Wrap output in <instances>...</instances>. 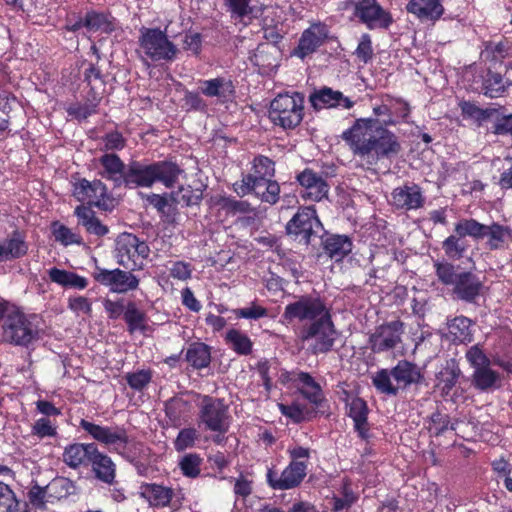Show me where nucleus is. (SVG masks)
<instances>
[{"label": "nucleus", "instance_id": "473e14b6", "mask_svg": "<svg viewBox=\"0 0 512 512\" xmlns=\"http://www.w3.org/2000/svg\"><path fill=\"white\" fill-rule=\"evenodd\" d=\"M296 390L313 406L319 408L326 401L321 385L308 372L299 374Z\"/></svg>", "mask_w": 512, "mask_h": 512}, {"label": "nucleus", "instance_id": "4c0bfd02", "mask_svg": "<svg viewBox=\"0 0 512 512\" xmlns=\"http://www.w3.org/2000/svg\"><path fill=\"white\" fill-rule=\"evenodd\" d=\"M165 415L174 427H179L190 416L191 403L181 397H172L165 402Z\"/></svg>", "mask_w": 512, "mask_h": 512}, {"label": "nucleus", "instance_id": "393cba45", "mask_svg": "<svg viewBox=\"0 0 512 512\" xmlns=\"http://www.w3.org/2000/svg\"><path fill=\"white\" fill-rule=\"evenodd\" d=\"M29 251V243L24 230L15 228L0 242V262L23 258Z\"/></svg>", "mask_w": 512, "mask_h": 512}, {"label": "nucleus", "instance_id": "774afa93", "mask_svg": "<svg viewBox=\"0 0 512 512\" xmlns=\"http://www.w3.org/2000/svg\"><path fill=\"white\" fill-rule=\"evenodd\" d=\"M192 273L193 266L190 262H186L183 260L171 262V267L169 268V275L173 279L179 281H187L191 279Z\"/></svg>", "mask_w": 512, "mask_h": 512}, {"label": "nucleus", "instance_id": "6ab92c4d", "mask_svg": "<svg viewBox=\"0 0 512 512\" xmlns=\"http://www.w3.org/2000/svg\"><path fill=\"white\" fill-rule=\"evenodd\" d=\"M73 196L80 202H87L88 206L108 210L111 198L108 195V188L101 180L89 181L86 178H79L73 182Z\"/></svg>", "mask_w": 512, "mask_h": 512}, {"label": "nucleus", "instance_id": "0e129e2a", "mask_svg": "<svg viewBox=\"0 0 512 512\" xmlns=\"http://www.w3.org/2000/svg\"><path fill=\"white\" fill-rule=\"evenodd\" d=\"M430 431L435 436L444 434L448 429L455 430L454 425L450 423V417L447 414L436 411L430 416Z\"/></svg>", "mask_w": 512, "mask_h": 512}, {"label": "nucleus", "instance_id": "e433bc0d", "mask_svg": "<svg viewBox=\"0 0 512 512\" xmlns=\"http://www.w3.org/2000/svg\"><path fill=\"white\" fill-rule=\"evenodd\" d=\"M146 201L157 210L164 221L168 223L175 221L177 199L174 192L170 194L164 193L162 195L151 193L147 195Z\"/></svg>", "mask_w": 512, "mask_h": 512}, {"label": "nucleus", "instance_id": "39448f33", "mask_svg": "<svg viewBox=\"0 0 512 512\" xmlns=\"http://www.w3.org/2000/svg\"><path fill=\"white\" fill-rule=\"evenodd\" d=\"M274 160L263 154H257L250 161L249 173L232 185V190L239 196L255 195L262 202L276 204L280 199V185L274 180L276 173Z\"/></svg>", "mask_w": 512, "mask_h": 512}, {"label": "nucleus", "instance_id": "a18cd8bd", "mask_svg": "<svg viewBox=\"0 0 512 512\" xmlns=\"http://www.w3.org/2000/svg\"><path fill=\"white\" fill-rule=\"evenodd\" d=\"M84 99V103L76 102L67 107L66 111L69 116L82 121L97 113V108L102 99L86 94L84 95Z\"/></svg>", "mask_w": 512, "mask_h": 512}, {"label": "nucleus", "instance_id": "4468645a", "mask_svg": "<svg viewBox=\"0 0 512 512\" xmlns=\"http://www.w3.org/2000/svg\"><path fill=\"white\" fill-rule=\"evenodd\" d=\"M350 4L354 18L369 30H388L394 22L392 13L377 0H350Z\"/></svg>", "mask_w": 512, "mask_h": 512}, {"label": "nucleus", "instance_id": "864d4df0", "mask_svg": "<svg viewBox=\"0 0 512 512\" xmlns=\"http://www.w3.org/2000/svg\"><path fill=\"white\" fill-rule=\"evenodd\" d=\"M52 234L57 242H60L64 246L72 244H82V237L72 232V230L64 224L55 221L51 225Z\"/></svg>", "mask_w": 512, "mask_h": 512}, {"label": "nucleus", "instance_id": "412c9836", "mask_svg": "<svg viewBox=\"0 0 512 512\" xmlns=\"http://www.w3.org/2000/svg\"><path fill=\"white\" fill-rule=\"evenodd\" d=\"M329 32L327 24L321 21L311 23L302 32L295 49V54L301 59L313 54L326 42Z\"/></svg>", "mask_w": 512, "mask_h": 512}, {"label": "nucleus", "instance_id": "2eb2a0df", "mask_svg": "<svg viewBox=\"0 0 512 512\" xmlns=\"http://www.w3.org/2000/svg\"><path fill=\"white\" fill-rule=\"evenodd\" d=\"M92 277L101 286L107 287L110 292L126 294L138 289L140 279L133 274V271L120 268L106 269L96 266Z\"/></svg>", "mask_w": 512, "mask_h": 512}, {"label": "nucleus", "instance_id": "ddd939ff", "mask_svg": "<svg viewBox=\"0 0 512 512\" xmlns=\"http://www.w3.org/2000/svg\"><path fill=\"white\" fill-rule=\"evenodd\" d=\"M320 230L323 225L314 206L300 207L286 225L287 234L304 245H309Z\"/></svg>", "mask_w": 512, "mask_h": 512}, {"label": "nucleus", "instance_id": "5fc2aeb1", "mask_svg": "<svg viewBox=\"0 0 512 512\" xmlns=\"http://www.w3.org/2000/svg\"><path fill=\"white\" fill-rule=\"evenodd\" d=\"M231 19L242 21L253 12L251 0H222Z\"/></svg>", "mask_w": 512, "mask_h": 512}, {"label": "nucleus", "instance_id": "6e6d98bb", "mask_svg": "<svg viewBox=\"0 0 512 512\" xmlns=\"http://www.w3.org/2000/svg\"><path fill=\"white\" fill-rule=\"evenodd\" d=\"M202 458L197 453L185 454L179 461L182 474L188 478H197L201 473Z\"/></svg>", "mask_w": 512, "mask_h": 512}, {"label": "nucleus", "instance_id": "20e7f679", "mask_svg": "<svg viewBox=\"0 0 512 512\" xmlns=\"http://www.w3.org/2000/svg\"><path fill=\"white\" fill-rule=\"evenodd\" d=\"M454 233L442 241V249L448 260H460L466 254L469 244L466 237L475 242L486 239L485 246L490 251L506 248L512 240V229L499 222L489 225L479 222L475 218H461L454 224Z\"/></svg>", "mask_w": 512, "mask_h": 512}, {"label": "nucleus", "instance_id": "37998d69", "mask_svg": "<svg viewBox=\"0 0 512 512\" xmlns=\"http://www.w3.org/2000/svg\"><path fill=\"white\" fill-rule=\"evenodd\" d=\"M500 381V374L490 366L476 367L471 377L472 386L479 391H488Z\"/></svg>", "mask_w": 512, "mask_h": 512}, {"label": "nucleus", "instance_id": "4be33fe9", "mask_svg": "<svg viewBox=\"0 0 512 512\" xmlns=\"http://www.w3.org/2000/svg\"><path fill=\"white\" fill-rule=\"evenodd\" d=\"M296 180L304 189L303 198L319 202L328 196L330 186L326 179L311 168H305L296 175Z\"/></svg>", "mask_w": 512, "mask_h": 512}, {"label": "nucleus", "instance_id": "338daca9", "mask_svg": "<svg viewBox=\"0 0 512 512\" xmlns=\"http://www.w3.org/2000/svg\"><path fill=\"white\" fill-rule=\"evenodd\" d=\"M201 92L199 91H189L185 90L183 102L189 111H199L206 112L208 109V105L206 101L201 96Z\"/></svg>", "mask_w": 512, "mask_h": 512}, {"label": "nucleus", "instance_id": "dca6fc26", "mask_svg": "<svg viewBox=\"0 0 512 512\" xmlns=\"http://www.w3.org/2000/svg\"><path fill=\"white\" fill-rule=\"evenodd\" d=\"M405 325L400 320L384 322L375 327L368 337V344L373 353H384L394 350L402 343Z\"/></svg>", "mask_w": 512, "mask_h": 512}, {"label": "nucleus", "instance_id": "aec40b11", "mask_svg": "<svg viewBox=\"0 0 512 512\" xmlns=\"http://www.w3.org/2000/svg\"><path fill=\"white\" fill-rule=\"evenodd\" d=\"M425 195L416 183H405L391 192L389 204L396 211L407 213L421 209L425 205Z\"/></svg>", "mask_w": 512, "mask_h": 512}, {"label": "nucleus", "instance_id": "7ed1b4c3", "mask_svg": "<svg viewBox=\"0 0 512 512\" xmlns=\"http://www.w3.org/2000/svg\"><path fill=\"white\" fill-rule=\"evenodd\" d=\"M102 178L112 182L114 188H151L159 182L166 188H173L184 170L171 159L154 162L130 160L123 162L116 153H105L99 158Z\"/></svg>", "mask_w": 512, "mask_h": 512}, {"label": "nucleus", "instance_id": "c9c22d12", "mask_svg": "<svg viewBox=\"0 0 512 512\" xmlns=\"http://www.w3.org/2000/svg\"><path fill=\"white\" fill-rule=\"evenodd\" d=\"M83 92L89 96L102 99L106 88V81L101 69L94 63H88L83 71Z\"/></svg>", "mask_w": 512, "mask_h": 512}, {"label": "nucleus", "instance_id": "58836bf2", "mask_svg": "<svg viewBox=\"0 0 512 512\" xmlns=\"http://www.w3.org/2000/svg\"><path fill=\"white\" fill-rule=\"evenodd\" d=\"M52 485L40 486L37 481L31 482L26 494L27 501H22V504L27 506L28 512L44 511L47 509V503L49 502L48 491Z\"/></svg>", "mask_w": 512, "mask_h": 512}, {"label": "nucleus", "instance_id": "09e8293b", "mask_svg": "<svg viewBox=\"0 0 512 512\" xmlns=\"http://www.w3.org/2000/svg\"><path fill=\"white\" fill-rule=\"evenodd\" d=\"M143 488L144 495H146L151 503L155 506H169L174 496V492L171 488L156 483L145 484Z\"/></svg>", "mask_w": 512, "mask_h": 512}, {"label": "nucleus", "instance_id": "13d9d810", "mask_svg": "<svg viewBox=\"0 0 512 512\" xmlns=\"http://www.w3.org/2000/svg\"><path fill=\"white\" fill-rule=\"evenodd\" d=\"M15 11H21L27 16L41 14L45 8V0H4Z\"/></svg>", "mask_w": 512, "mask_h": 512}, {"label": "nucleus", "instance_id": "4d7b16f0", "mask_svg": "<svg viewBox=\"0 0 512 512\" xmlns=\"http://www.w3.org/2000/svg\"><path fill=\"white\" fill-rule=\"evenodd\" d=\"M199 438V432L194 427L183 428L179 431L173 442L174 449L177 452H183L193 448Z\"/></svg>", "mask_w": 512, "mask_h": 512}, {"label": "nucleus", "instance_id": "a878e982", "mask_svg": "<svg viewBox=\"0 0 512 512\" xmlns=\"http://www.w3.org/2000/svg\"><path fill=\"white\" fill-rule=\"evenodd\" d=\"M199 90L202 95L216 98L220 104L231 102L235 98L236 90L233 81L226 77H216L199 80Z\"/></svg>", "mask_w": 512, "mask_h": 512}, {"label": "nucleus", "instance_id": "423d86ee", "mask_svg": "<svg viewBox=\"0 0 512 512\" xmlns=\"http://www.w3.org/2000/svg\"><path fill=\"white\" fill-rule=\"evenodd\" d=\"M438 281L444 286H452L457 299L466 303H475L484 287L480 278L471 271L457 272L456 266L448 260L433 261Z\"/></svg>", "mask_w": 512, "mask_h": 512}, {"label": "nucleus", "instance_id": "a211bd4d", "mask_svg": "<svg viewBox=\"0 0 512 512\" xmlns=\"http://www.w3.org/2000/svg\"><path fill=\"white\" fill-rule=\"evenodd\" d=\"M79 427L94 441L115 450L125 449L129 443V435L124 426H102L86 419H81Z\"/></svg>", "mask_w": 512, "mask_h": 512}, {"label": "nucleus", "instance_id": "680f3d73", "mask_svg": "<svg viewBox=\"0 0 512 512\" xmlns=\"http://www.w3.org/2000/svg\"><path fill=\"white\" fill-rule=\"evenodd\" d=\"M281 414L289 418L293 423L300 424L306 420V406L299 402H292L291 404H279Z\"/></svg>", "mask_w": 512, "mask_h": 512}, {"label": "nucleus", "instance_id": "1a4fd4ad", "mask_svg": "<svg viewBox=\"0 0 512 512\" xmlns=\"http://www.w3.org/2000/svg\"><path fill=\"white\" fill-rule=\"evenodd\" d=\"M36 320L37 315H27L18 306H12L2 326L4 340L15 346L28 347L39 336Z\"/></svg>", "mask_w": 512, "mask_h": 512}, {"label": "nucleus", "instance_id": "3c124183", "mask_svg": "<svg viewBox=\"0 0 512 512\" xmlns=\"http://www.w3.org/2000/svg\"><path fill=\"white\" fill-rule=\"evenodd\" d=\"M392 369H380L372 378V383L376 390L382 394L396 396L399 392V387L395 386L392 381Z\"/></svg>", "mask_w": 512, "mask_h": 512}, {"label": "nucleus", "instance_id": "a19ab883", "mask_svg": "<svg viewBox=\"0 0 512 512\" xmlns=\"http://www.w3.org/2000/svg\"><path fill=\"white\" fill-rule=\"evenodd\" d=\"M213 201L214 205L224 211L227 216L249 214L253 211V208L248 201L237 200L232 196L218 195Z\"/></svg>", "mask_w": 512, "mask_h": 512}, {"label": "nucleus", "instance_id": "de8ad7c7", "mask_svg": "<svg viewBox=\"0 0 512 512\" xmlns=\"http://www.w3.org/2000/svg\"><path fill=\"white\" fill-rule=\"evenodd\" d=\"M226 343L238 355L247 356L252 353L253 342L247 334L237 329H230L225 336Z\"/></svg>", "mask_w": 512, "mask_h": 512}, {"label": "nucleus", "instance_id": "f8f14e48", "mask_svg": "<svg viewBox=\"0 0 512 512\" xmlns=\"http://www.w3.org/2000/svg\"><path fill=\"white\" fill-rule=\"evenodd\" d=\"M139 46L152 61H173L177 57L176 45L168 39L160 28L142 27L139 30Z\"/></svg>", "mask_w": 512, "mask_h": 512}, {"label": "nucleus", "instance_id": "72a5a7b5", "mask_svg": "<svg viewBox=\"0 0 512 512\" xmlns=\"http://www.w3.org/2000/svg\"><path fill=\"white\" fill-rule=\"evenodd\" d=\"M74 215L78 219V224L83 226L88 234L104 237L109 233L108 226L96 217L91 207L84 204L78 205L74 210Z\"/></svg>", "mask_w": 512, "mask_h": 512}, {"label": "nucleus", "instance_id": "f3484780", "mask_svg": "<svg viewBox=\"0 0 512 512\" xmlns=\"http://www.w3.org/2000/svg\"><path fill=\"white\" fill-rule=\"evenodd\" d=\"M306 475V461H290L280 474L275 466L268 467L266 483L273 490L285 491L300 486Z\"/></svg>", "mask_w": 512, "mask_h": 512}, {"label": "nucleus", "instance_id": "49530a36", "mask_svg": "<svg viewBox=\"0 0 512 512\" xmlns=\"http://www.w3.org/2000/svg\"><path fill=\"white\" fill-rule=\"evenodd\" d=\"M0 512H28L10 485L0 481Z\"/></svg>", "mask_w": 512, "mask_h": 512}, {"label": "nucleus", "instance_id": "e2e57ef3", "mask_svg": "<svg viewBox=\"0 0 512 512\" xmlns=\"http://www.w3.org/2000/svg\"><path fill=\"white\" fill-rule=\"evenodd\" d=\"M233 314L237 319L258 320L268 316V309L254 301L249 307L234 309Z\"/></svg>", "mask_w": 512, "mask_h": 512}, {"label": "nucleus", "instance_id": "052dcab7", "mask_svg": "<svg viewBox=\"0 0 512 512\" xmlns=\"http://www.w3.org/2000/svg\"><path fill=\"white\" fill-rule=\"evenodd\" d=\"M460 371L456 369L446 368L441 371L438 376L437 387L440 389L443 396H449L452 389L458 382Z\"/></svg>", "mask_w": 512, "mask_h": 512}, {"label": "nucleus", "instance_id": "b1692460", "mask_svg": "<svg viewBox=\"0 0 512 512\" xmlns=\"http://www.w3.org/2000/svg\"><path fill=\"white\" fill-rule=\"evenodd\" d=\"M98 446L95 442H75L67 445L62 453V461L71 469H87Z\"/></svg>", "mask_w": 512, "mask_h": 512}, {"label": "nucleus", "instance_id": "5701e85b", "mask_svg": "<svg viewBox=\"0 0 512 512\" xmlns=\"http://www.w3.org/2000/svg\"><path fill=\"white\" fill-rule=\"evenodd\" d=\"M309 102L316 111L338 107L349 110L355 105V102L341 91L333 90L327 86L315 89L309 95Z\"/></svg>", "mask_w": 512, "mask_h": 512}, {"label": "nucleus", "instance_id": "9b49d317", "mask_svg": "<svg viewBox=\"0 0 512 512\" xmlns=\"http://www.w3.org/2000/svg\"><path fill=\"white\" fill-rule=\"evenodd\" d=\"M64 29L73 33L86 29L88 33L111 34L117 29V20L109 11L89 9L84 15L69 13Z\"/></svg>", "mask_w": 512, "mask_h": 512}, {"label": "nucleus", "instance_id": "79ce46f5", "mask_svg": "<svg viewBox=\"0 0 512 512\" xmlns=\"http://www.w3.org/2000/svg\"><path fill=\"white\" fill-rule=\"evenodd\" d=\"M472 321L466 316H456L448 322L449 333L456 343H470L473 340Z\"/></svg>", "mask_w": 512, "mask_h": 512}, {"label": "nucleus", "instance_id": "f03ea898", "mask_svg": "<svg viewBox=\"0 0 512 512\" xmlns=\"http://www.w3.org/2000/svg\"><path fill=\"white\" fill-rule=\"evenodd\" d=\"M281 316L283 323L298 321L302 325L297 336L302 343H308L313 355L327 354L334 349L338 331L333 321L331 308L319 295L294 296Z\"/></svg>", "mask_w": 512, "mask_h": 512}, {"label": "nucleus", "instance_id": "c03bdc74", "mask_svg": "<svg viewBox=\"0 0 512 512\" xmlns=\"http://www.w3.org/2000/svg\"><path fill=\"white\" fill-rule=\"evenodd\" d=\"M459 108L463 118L473 120L477 126H482L484 122L498 112L496 108H480L474 102L466 100L459 103Z\"/></svg>", "mask_w": 512, "mask_h": 512}, {"label": "nucleus", "instance_id": "cd10ccee", "mask_svg": "<svg viewBox=\"0 0 512 512\" xmlns=\"http://www.w3.org/2000/svg\"><path fill=\"white\" fill-rule=\"evenodd\" d=\"M183 360L187 363V370L201 371L210 367L212 362V348L201 341H194L183 349Z\"/></svg>", "mask_w": 512, "mask_h": 512}, {"label": "nucleus", "instance_id": "c756f323", "mask_svg": "<svg viewBox=\"0 0 512 512\" xmlns=\"http://www.w3.org/2000/svg\"><path fill=\"white\" fill-rule=\"evenodd\" d=\"M347 416L353 420L354 431L362 440H368L370 437V426L368 423V415L370 409L367 402L360 397H353L347 402Z\"/></svg>", "mask_w": 512, "mask_h": 512}, {"label": "nucleus", "instance_id": "f704fd0d", "mask_svg": "<svg viewBox=\"0 0 512 512\" xmlns=\"http://www.w3.org/2000/svg\"><path fill=\"white\" fill-rule=\"evenodd\" d=\"M123 320L130 335H133L136 332L145 334L149 329V317L147 313L140 309L134 301H127Z\"/></svg>", "mask_w": 512, "mask_h": 512}, {"label": "nucleus", "instance_id": "8fccbe9b", "mask_svg": "<svg viewBox=\"0 0 512 512\" xmlns=\"http://www.w3.org/2000/svg\"><path fill=\"white\" fill-rule=\"evenodd\" d=\"M507 90L503 76L500 73L488 70L482 83V91L486 97H502Z\"/></svg>", "mask_w": 512, "mask_h": 512}, {"label": "nucleus", "instance_id": "0eeeda50", "mask_svg": "<svg viewBox=\"0 0 512 512\" xmlns=\"http://www.w3.org/2000/svg\"><path fill=\"white\" fill-rule=\"evenodd\" d=\"M198 398L200 399L197 415L198 426L204 431L213 433V443L223 444L232 422L229 405L224 398L211 395L198 394Z\"/></svg>", "mask_w": 512, "mask_h": 512}, {"label": "nucleus", "instance_id": "603ef678", "mask_svg": "<svg viewBox=\"0 0 512 512\" xmlns=\"http://www.w3.org/2000/svg\"><path fill=\"white\" fill-rule=\"evenodd\" d=\"M124 378L132 390L141 392L151 383L153 371L151 369H140L126 373Z\"/></svg>", "mask_w": 512, "mask_h": 512}, {"label": "nucleus", "instance_id": "6e6552de", "mask_svg": "<svg viewBox=\"0 0 512 512\" xmlns=\"http://www.w3.org/2000/svg\"><path fill=\"white\" fill-rule=\"evenodd\" d=\"M305 97L301 92L278 94L270 103L269 118L285 130L300 125L304 117Z\"/></svg>", "mask_w": 512, "mask_h": 512}, {"label": "nucleus", "instance_id": "9d476101", "mask_svg": "<svg viewBox=\"0 0 512 512\" xmlns=\"http://www.w3.org/2000/svg\"><path fill=\"white\" fill-rule=\"evenodd\" d=\"M150 248L132 233H122L115 240L114 257L120 266L131 271L141 270L149 257Z\"/></svg>", "mask_w": 512, "mask_h": 512}, {"label": "nucleus", "instance_id": "bb28decb", "mask_svg": "<svg viewBox=\"0 0 512 512\" xmlns=\"http://www.w3.org/2000/svg\"><path fill=\"white\" fill-rule=\"evenodd\" d=\"M320 238L323 253L335 262L342 261L352 252L353 241L348 235L325 232Z\"/></svg>", "mask_w": 512, "mask_h": 512}, {"label": "nucleus", "instance_id": "2f4dec72", "mask_svg": "<svg viewBox=\"0 0 512 512\" xmlns=\"http://www.w3.org/2000/svg\"><path fill=\"white\" fill-rule=\"evenodd\" d=\"M95 478L109 486L116 483V464L112 458L97 448L89 463Z\"/></svg>", "mask_w": 512, "mask_h": 512}, {"label": "nucleus", "instance_id": "ea45409f", "mask_svg": "<svg viewBox=\"0 0 512 512\" xmlns=\"http://www.w3.org/2000/svg\"><path fill=\"white\" fill-rule=\"evenodd\" d=\"M48 274L52 282L61 285L62 287L83 290L88 286L87 278L72 271L53 267L48 271Z\"/></svg>", "mask_w": 512, "mask_h": 512}, {"label": "nucleus", "instance_id": "7c9ffc66", "mask_svg": "<svg viewBox=\"0 0 512 512\" xmlns=\"http://www.w3.org/2000/svg\"><path fill=\"white\" fill-rule=\"evenodd\" d=\"M392 377L403 388L411 385H421L425 380L422 369L406 359L399 360L392 368Z\"/></svg>", "mask_w": 512, "mask_h": 512}, {"label": "nucleus", "instance_id": "bf43d9fd", "mask_svg": "<svg viewBox=\"0 0 512 512\" xmlns=\"http://www.w3.org/2000/svg\"><path fill=\"white\" fill-rule=\"evenodd\" d=\"M358 499L349 482H344L341 488V497H333V512L349 509Z\"/></svg>", "mask_w": 512, "mask_h": 512}, {"label": "nucleus", "instance_id": "f257e3e1", "mask_svg": "<svg viewBox=\"0 0 512 512\" xmlns=\"http://www.w3.org/2000/svg\"><path fill=\"white\" fill-rule=\"evenodd\" d=\"M386 101H389L390 118H358L341 135L366 170H374L381 160H391L402 150L399 137L388 127L406 122L411 107L404 99L389 94L386 95Z\"/></svg>", "mask_w": 512, "mask_h": 512}, {"label": "nucleus", "instance_id": "69168bd1", "mask_svg": "<svg viewBox=\"0 0 512 512\" xmlns=\"http://www.w3.org/2000/svg\"><path fill=\"white\" fill-rule=\"evenodd\" d=\"M465 357L474 370H476V367L490 366L491 363L489 357L484 353L480 344L471 346L466 351Z\"/></svg>", "mask_w": 512, "mask_h": 512}, {"label": "nucleus", "instance_id": "c85d7f7f", "mask_svg": "<svg viewBox=\"0 0 512 512\" xmlns=\"http://www.w3.org/2000/svg\"><path fill=\"white\" fill-rule=\"evenodd\" d=\"M405 8L418 20L432 23L439 21L445 13L443 0H409Z\"/></svg>", "mask_w": 512, "mask_h": 512}]
</instances>
